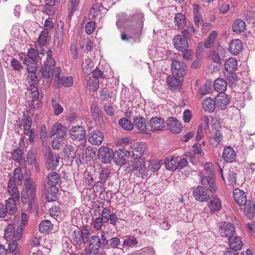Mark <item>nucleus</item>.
I'll return each mask as SVG.
<instances>
[{
	"instance_id": "48",
	"label": "nucleus",
	"mask_w": 255,
	"mask_h": 255,
	"mask_svg": "<svg viewBox=\"0 0 255 255\" xmlns=\"http://www.w3.org/2000/svg\"><path fill=\"white\" fill-rule=\"evenodd\" d=\"M245 212L247 217L249 218L253 217L255 214V203L250 201L245 207Z\"/></svg>"
},
{
	"instance_id": "25",
	"label": "nucleus",
	"mask_w": 255,
	"mask_h": 255,
	"mask_svg": "<svg viewBox=\"0 0 255 255\" xmlns=\"http://www.w3.org/2000/svg\"><path fill=\"white\" fill-rule=\"evenodd\" d=\"M233 197L236 202L240 206H245L247 203V196L245 192L239 189H235L233 192Z\"/></svg>"
},
{
	"instance_id": "51",
	"label": "nucleus",
	"mask_w": 255,
	"mask_h": 255,
	"mask_svg": "<svg viewBox=\"0 0 255 255\" xmlns=\"http://www.w3.org/2000/svg\"><path fill=\"white\" fill-rule=\"evenodd\" d=\"M59 83L65 87H70L73 84V78L72 76H64L61 79Z\"/></svg>"
},
{
	"instance_id": "18",
	"label": "nucleus",
	"mask_w": 255,
	"mask_h": 255,
	"mask_svg": "<svg viewBox=\"0 0 255 255\" xmlns=\"http://www.w3.org/2000/svg\"><path fill=\"white\" fill-rule=\"evenodd\" d=\"M207 206L211 211H218L222 208L221 199L217 196H212L209 197Z\"/></svg>"
},
{
	"instance_id": "36",
	"label": "nucleus",
	"mask_w": 255,
	"mask_h": 255,
	"mask_svg": "<svg viewBox=\"0 0 255 255\" xmlns=\"http://www.w3.org/2000/svg\"><path fill=\"white\" fill-rule=\"evenodd\" d=\"M216 106V102L212 98H208L203 101V108L206 111L212 113L214 111Z\"/></svg>"
},
{
	"instance_id": "64",
	"label": "nucleus",
	"mask_w": 255,
	"mask_h": 255,
	"mask_svg": "<svg viewBox=\"0 0 255 255\" xmlns=\"http://www.w3.org/2000/svg\"><path fill=\"white\" fill-rule=\"evenodd\" d=\"M93 76L94 79L99 81L100 79L104 78V74L98 68L92 71Z\"/></svg>"
},
{
	"instance_id": "54",
	"label": "nucleus",
	"mask_w": 255,
	"mask_h": 255,
	"mask_svg": "<svg viewBox=\"0 0 255 255\" xmlns=\"http://www.w3.org/2000/svg\"><path fill=\"white\" fill-rule=\"evenodd\" d=\"M87 85L89 87L90 90L95 92L99 88V81L90 78L87 82Z\"/></svg>"
},
{
	"instance_id": "62",
	"label": "nucleus",
	"mask_w": 255,
	"mask_h": 255,
	"mask_svg": "<svg viewBox=\"0 0 255 255\" xmlns=\"http://www.w3.org/2000/svg\"><path fill=\"white\" fill-rule=\"evenodd\" d=\"M95 22L93 21L88 22L85 26V31L88 34L92 33L95 29Z\"/></svg>"
},
{
	"instance_id": "6",
	"label": "nucleus",
	"mask_w": 255,
	"mask_h": 255,
	"mask_svg": "<svg viewBox=\"0 0 255 255\" xmlns=\"http://www.w3.org/2000/svg\"><path fill=\"white\" fill-rule=\"evenodd\" d=\"M113 150L107 147L102 146L98 151V158L104 163H110L113 159Z\"/></svg>"
},
{
	"instance_id": "20",
	"label": "nucleus",
	"mask_w": 255,
	"mask_h": 255,
	"mask_svg": "<svg viewBox=\"0 0 255 255\" xmlns=\"http://www.w3.org/2000/svg\"><path fill=\"white\" fill-rule=\"evenodd\" d=\"M104 140V134L99 130H94L90 134L89 141L93 145H100Z\"/></svg>"
},
{
	"instance_id": "17",
	"label": "nucleus",
	"mask_w": 255,
	"mask_h": 255,
	"mask_svg": "<svg viewBox=\"0 0 255 255\" xmlns=\"http://www.w3.org/2000/svg\"><path fill=\"white\" fill-rule=\"evenodd\" d=\"M151 130L155 131L159 130L165 127V122L164 119L161 117L152 118L149 122Z\"/></svg>"
},
{
	"instance_id": "55",
	"label": "nucleus",
	"mask_w": 255,
	"mask_h": 255,
	"mask_svg": "<svg viewBox=\"0 0 255 255\" xmlns=\"http://www.w3.org/2000/svg\"><path fill=\"white\" fill-rule=\"evenodd\" d=\"M101 247L100 245H89V249H85V253L87 255H91V254L97 255L99 251V248Z\"/></svg>"
},
{
	"instance_id": "8",
	"label": "nucleus",
	"mask_w": 255,
	"mask_h": 255,
	"mask_svg": "<svg viewBox=\"0 0 255 255\" xmlns=\"http://www.w3.org/2000/svg\"><path fill=\"white\" fill-rule=\"evenodd\" d=\"M201 184L203 187L207 188L211 193H215L217 187L215 182V177L213 174L208 176H201Z\"/></svg>"
},
{
	"instance_id": "49",
	"label": "nucleus",
	"mask_w": 255,
	"mask_h": 255,
	"mask_svg": "<svg viewBox=\"0 0 255 255\" xmlns=\"http://www.w3.org/2000/svg\"><path fill=\"white\" fill-rule=\"evenodd\" d=\"M104 6L105 5L102 2L100 3H96L90 10V14L93 17L98 16L99 12L104 9Z\"/></svg>"
},
{
	"instance_id": "43",
	"label": "nucleus",
	"mask_w": 255,
	"mask_h": 255,
	"mask_svg": "<svg viewBox=\"0 0 255 255\" xmlns=\"http://www.w3.org/2000/svg\"><path fill=\"white\" fill-rule=\"evenodd\" d=\"M52 224L48 220L42 221L39 225V230L42 233H45L52 230Z\"/></svg>"
},
{
	"instance_id": "53",
	"label": "nucleus",
	"mask_w": 255,
	"mask_h": 255,
	"mask_svg": "<svg viewBox=\"0 0 255 255\" xmlns=\"http://www.w3.org/2000/svg\"><path fill=\"white\" fill-rule=\"evenodd\" d=\"M137 241L133 236H129L125 239L123 243V246L131 247L136 245Z\"/></svg>"
},
{
	"instance_id": "60",
	"label": "nucleus",
	"mask_w": 255,
	"mask_h": 255,
	"mask_svg": "<svg viewBox=\"0 0 255 255\" xmlns=\"http://www.w3.org/2000/svg\"><path fill=\"white\" fill-rule=\"evenodd\" d=\"M49 32L43 31H41L39 37L38 41L40 45H44L46 44L47 41Z\"/></svg>"
},
{
	"instance_id": "4",
	"label": "nucleus",
	"mask_w": 255,
	"mask_h": 255,
	"mask_svg": "<svg viewBox=\"0 0 255 255\" xmlns=\"http://www.w3.org/2000/svg\"><path fill=\"white\" fill-rule=\"evenodd\" d=\"M23 233V228L22 225L16 227L13 225L9 224L5 229L4 237L6 238H10L15 239L16 240H20L21 238Z\"/></svg>"
},
{
	"instance_id": "28",
	"label": "nucleus",
	"mask_w": 255,
	"mask_h": 255,
	"mask_svg": "<svg viewBox=\"0 0 255 255\" xmlns=\"http://www.w3.org/2000/svg\"><path fill=\"white\" fill-rule=\"evenodd\" d=\"M223 140V136L222 132L219 130H217L215 132L209 137V142L210 144L214 147H217L218 145L222 144Z\"/></svg>"
},
{
	"instance_id": "13",
	"label": "nucleus",
	"mask_w": 255,
	"mask_h": 255,
	"mask_svg": "<svg viewBox=\"0 0 255 255\" xmlns=\"http://www.w3.org/2000/svg\"><path fill=\"white\" fill-rule=\"evenodd\" d=\"M174 45L177 50L185 51L188 47L187 38L185 36L178 34L173 39Z\"/></svg>"
},
{
	"instance_id": "21",
	"label": "nucleus",
	"mask_w": 255,
	"mask_h": 255,
	"mask_svg": "<svg viewBox=\"0 0 255 255\" xmlns=\"http://www.w3.org/2000/svg\"><path fill=\"white\" fill-rule=\"evenodd\" d=\"M55 64L46 62L41 67L40 72L44 78L51 79L53 75Z\"/></svg>"
},
{
	"instance_id": "40",
	"label": "nucleus",
	"mask_w": 255,
	"mask_h": 255,
	"mask_svg": "<svg viewBox=\"0 0 255 255\" xmlns=\"http://www.w3.org/2000/svg\"><path fill=\"white\" fill-rule=\"evenodd\" d=\"M178 158L176 157L166 158L164 164L167 169L174 171L177 169Z\"/></svg>"
},
{
	"instance_id": "58",
	"label": "nucleus",
	"mask_w": 255,
	"mask_h": 255,
	"mask_svg": "<svg viewBox=\"0 0 255 255\" xmlns=\"http://www.w3.org/2000/svg\"><path fill=\"white\" fill-rule=\"evenodd\" d=\"M52 107L54 109V114L56 116H58L62 113L63 109L62 106L59 104L56 103L55 100L53 99L52 100Z\"/></svg>"
},
{
	"instance_id": "7",
	"label": "nucleus",
	"mask_w": 255,
	"mask_h": 255,
	"mask_svg": "<svg viewBox=\"0 0 255 255\" xmlns=\"http://www.w3.org/2000/svg\"><path fill=\"white\" fill-rule=\"evenodd\" d=\"M171 71L174 76L182 78L186 74L187 66L182 62L173 61L171 64Z\"/></svg>"
},
{
	"instance_id": "33",
	"label": "nucleus",
	"mask_w": 255,
	"mask_h": 255,
	"mask_svg": "<svg viewBox=\"0 0 255 255\" xmlns=\"http://www.w3.org/2000/svg\"><path fill=\"white\" fill-rule=\"evenodd\" d=\"M228 244L229 248L238 250H241L243 245L241 238L235 235L228 239Z\"/></svg>"
},
{
	"instance_id": "45",
	"label": "nucleus",
	"mask_w": 255,
	"mask_h": 255,
	"mask_svg": "<svg viewBox=\"0 0 255 255\" xmlns=\"http://www.w3.org/2000/svg\"><path fill=\"white\" fill-rule=\"evenodd\" d=\"M23 174L19 168L15 169L12 178L10 179L12 180V183L15 185H20L22 183Z\"/></svg>"
},
{
	"instance_id": "61",
	"label": "nucleus",
	"mask_w": 255,
	"mask_h": 255,
	"mask_svg": "<svg viewBox=\"0 0 255 255\" xmlns=\"http://www.w3.org/2000/svg\"><path fill=\"white\" fill-rule=\"evenodd\" d=\"M11 154L12 157L14 160L20 161L22 160V151L19 148L14 150Z\"/></svg>"
},
{
	"instance_id": "42",
	"label": "nucleus",
	"mask_w": 255,
	"mask_h": 255,
	"mask_svg": "<svg viewBox=\"0 0 255 255\" xmlns=\"http://www.w3.org/2000/svg\"><path fill=\"white\" fill-rule=\"evenodd\" d=\"M80 0H69L68 3V17L71 20L75 11L78 9Z\"/></svg>"
},
{
	"instance_id": "14",
	"label": "nucleus",
	"mask_w": 255,
	"mask_h": 255,
	"mask_svg": "<svg viewBox=\"0 0 255 255\" xmlns=\"http://www.w3.org/2000/svg\"><path fill=\"white\" fill-rule=\"evenodd\" d=\"M131 150L128 151V156L133 159L140 158L144 152V147L142 144L134 143L131 146Z\"/></svg>"
},
{
	"instance_id": "35",
	"label": "nucleus",
	"mask_w": 255,
	"mask_h": 255,
	"mask_svg": "<svg viewBox=\"0 0 255 255\" xmlns=\"http://www.w3.org/2000/svg\"><path fill=\"white\" fill-rule=\"evenodd\" d=\"M16 200L13 199V198H9L6 200L5 207L7 213L9 215L14 214L17 211Z\"/></svg>"
},
{
	"instance_id": "3",
	"label": "nucleus",
	"mask_w": 255,
	"mask_h": 255,
	"mask_svg": "<svg viewBox=\"0 0 255 255\" xmlns=\"http://www.w3.org/2000/svg\"><path fill=\"white\" fill-rule=\"evenodd\" d=\"M90 232L86 228H82L78 232H74V243L79 247V248H82V245H85L88 243L90 239Z\"/></svg>"
},
{
	"instance_id": "1",
	"label": "nucleus",
	"mask_w": 255,
	"mask_h": 255,
	"mask_svg": "<svg viewBox=\"0 0 255 255\" xmlns=\"http://www.w3.org/2000/svg\"><path fill=\"white\" fill-rule=\"evenodd\" d=\"M136 15L135 17H137V21L127 25L124 30L120 31L121 38L123 41L134 43L140 42L143 27L144 14L142 12H138Z\"/></svg>"
},
{
	"instance_id": "37",
	"label": "nucleus",
	"mask_w": 255,
	"mask_h": 255,
	"mask_svg": "<svg viewBox=\"0 0 255 255\" xmlns=\"http://www.w3.org/2000/svg\"><path fill=\"white\" fill-rule=\"evenodd\" d=\"M7 189L9 193L12 196L11 198L14 200H18L19 198V194L16 185L12 183V180L9 179L8 184L7 186Z\"/></svg>"
},
{
	"instance_id": "44",
	"label": "nucleus",
	"mask_w": 255,
	"mask_h": 255,
	"mask_svg": "<svg viewBox=\"0 0 255 255\" xmlns=\"http://www.w3.org/2000/svg\"><path fill=\"white\" fill-rule=\"evenodd\" d=\"M218 36V33L216 31H212L208 37L204 42V46L206 48H210L215 42Z\"/></svg>"
},
{
	"instance_id": "24",
	"label": "nucleus",
	"mask_w": 255,
	"mask_h": 255,
	"mask_svg": "<svg viewBox=\"0 0 255 255\" xmlns=\"http://www.w3.org/2000/svg\"><path fill=\"white\" fill-rule=\"evenodd\" d=\"M236 152L232 147L230 146L224 147L223 158L226 162L233 163L236 160Z\"/></svg>"
},
{
	"instance_id": "19",
	"label": "nucleus",
	"mask_w": 255,
	"mask_h": 255,
	"mask_svg": "<svg viewBox=\"0 0 255 255\" xmlns=\"http://www.w3.org/2000/svg\"><path fill=\"white\" fill-rule=\"evenodd\" d=\"M138 12H137L134 14L130 15L129 16L125 13H120L118 16V18L116 22V25H117L118 27L119 28L122 23H125L126 22L129 21L131 23H134L135 21H137V17L135 18V16H136V15Z\"/></svg>"
},
{
	"instance_id": "46",
	"label": "nucleus",
	"mask_w": 255,
	"mask_h": 255,
	"mask_svg": "<svg viewBox=\"0 0 255 255\" xmlns=\"http://www.w3.org/2000/svg\"><path fill=\"white\" fill-rule=\"evenodd\" d=\"M111 173L110 169L108 168H102L100 172L99 183L101 185H104L107 179L110 177Z\"/></svg>"
},
{
	"instance_id": "11",
	"label": "nucleus",
	"mask_w": 255,
	"mask_h": 255,
	"mask_svg": "<svg viewBox=\"0 0 255 255\" xmlns=\"http://www.w3.org/2000/svg\"><path fill=\"white\" fill-rule=\"evenodd\" d=\"M193 194L195 199L199 202H207L210 197L208 191L203 186H198L195 188Z\"/></svg>"
},
{
	"instance_id": "32",
	"label": "nucleus",
	"mask_w": 255,
	"mask_h": 255,
	"mask_svg": "<svg viewBox=\"0 0 255 255\" xmlns=\"http://www.w3.org/2000/svg\"><path fill=\"white\" fill-rule=\"evenodd\" d=\"M224 67L226 71L233 74L238 68V61L235 58H229L225 63Z\"/></svg>"
},
{
	"instance_id": "39",
	"label": "nucleus",
	"mask_w": 255,
	"mask_h": 255,
	"mask_svg": "<svg viewBox=\"0 0 255 255\" xmlns=\"http://www.w3.org/2000/svg\"><path fill=\"white\" fill-rule=\"evenodd\" d=\"M22 124L24 129V134L31 136L32 133H34L31 128L32 121L29 117H27L22 120Z\"/></svg>"
},
{
	"instance_id": "15",
	"label": "nucleus",
	"mask_w": 255,
	"mask_h": 255,
	"mask_svg": "<svg viewBox=\"0 0 255 255\" xmlns=\"http://www.w3.org/2000/svg\"><path fill=\"white\" fill-rule=\"evenodd\" d=\"M86 130L85 128L81 126H74L70 130L71 137L75 140H82L85 137Z\"/></svg>"
},
{
	"instance_id": "59",
	"label": "nucleus",
	"mask_w": 255,
	"mask_h": 255,
	"mask_svg": "<svg viewBox=\"0 0 255 255\" xmlns=\"http://www.w3.org/2000/svg\"><path fill=\"white\" fill-rule=\"evenodd\" d=\"M63 140V139L61 138L60 137L55 136L51 142V146L52 148L54 149H60L62 146L61 143Z\"/></svg>"
},
{
	"instance_id": "52",
	"label": "nucleus",
	"mask_w": 255,
	"mask_h": 255,
	"mask_svg": "<svg viewBox=\"0 0 255 255\" xmlns=\"http://www.w3.org/2000/svg\"><path fill=\"white\" fill-rule=\"evenodd\" d=\"M195 32V29L192 23L188 24V26L186 29H184L181 32V35L185 36V37L187 38L191 36Z\"/></svg>"
},
{
	"instance_id": "34",
	"label": "nucleus",
	"mask_w": 255,
	"mask_h": 255,
	"mask_svg": "<svg viewBox=\"0 0 255 255\" xmlns=\"http://www.w3.org/2000/svg\"><path fill=\"white\" fill-rule=\"evenodd\" d=\"M246 28V24L244 20L239 18L236 19L233 24V31L237 33L240 34L243 32Z\"/></svg>"
},
{
	"instance_id": "56",
	"label": "nucleus",
	"mask_w": 255,
	"mask_h": 255,
	"mask_svg": "<svg viewBox=\"0 0 255 255\" xmlns=\"http://www.w3.org/2000/svg\"><path fill=\"white\" fill-rule=\"evenodd\" d=\"M92 116L95 120H99L101 118V110L95 105H92L91 107Z\"/></svg>"
},
{
	"instance_id": "27",
	"label": "nucleus",
	"mask_w": 255,
	"mask_h": 255,
	"mask_svg": "<svg viewBox=\"0 0 255 255\" xmlns=\"http://www.w3.org/2000/svg\"><path fill=\"white\" fill-rule=\"evenodd\" d=\"M243 43L239 39H234L230 43L229 51L233 55L239 54L243 49Z\"/></svg>"
},
{
	"instance_id": "30",
	"label": "nucleus",
	"mask_w": 255,
	"mask_h": 255,
	"mask_svg": "<svg viewBox=\"0 0 255 255\" xmlns=\"http://www.w3.org/2000/svg\"><path fill=\"white\" fill-rule=\"evenodd\" d=\"M174 23L178 28H184L187 25L186 18L185 14L181 12L177 13L174 18Z\"/></svg>"
},
{
	"instance_id": "22",
	"label": "nucleus",
	"mask_w": 255,
	"mask_h": 255,
	"mask_svg": "<svg viewBox=\"0 0 255 255\" xmlns=\"http://www.w3.org/2000/svg\"><path fill=\"white\" fill-rule=\"evenodd\" d=\"M166 83L169 89L172 91H179L182 85V80L172 76L167 77Z\"/></svg>"
},
{
	"instance_id": "10",
	"label": "nucleus",
	"mask_w": 255,
	"mask_h": 255,
	"mask_svg": "<svg viewBox=\"0 0 255 255\" xmlns=\"http://www.w3.org/2000/svg\"><path fill=\"white\" fill-rule=\"evenodd\" d=\"M64 26V22L60 20L57 22V26L55 29L54 43L58 48H61L63 45Z\"/></svg>"
},
{
	"instance_id": "5",
	"label": "nucleus",
	"mask_w": 255,
	"mask_h": 255,
	"mask_svg": "<svg viewBox=\"0 0 255 255\" xmlns=\"http://www.w3.org/2000/svg\"><path fill=\"white\" fill-rule=\"evenodd\" d=\"M219 232L222 237L230 239L235 236L236 231L234 225L228 222H223L219 228Z\"/></svg>"
},
{
	"instance_id": "12",
	"label": "nucleus",
	"mask_w": 255,
	"mask_h": 255,
	"mask_svg": "<svg viewBox=\"0 0 255 255\" xmlns=\"http://www.w3.org/2000/svg\"><path fill=\"white\" fill-rule=\"evenodd\" d=\"M168 129L173 133H179L182 129L181 123L175 118L169 117L166 121Z\"/></svg>"
},
{
	"instance_id": "23",
	"label": "nucleus",
	"mask_w": 255,
	"mask_h": 255,
	"mask_svg": "<svg viewBox=\"0 0 255 255\" xmlns=\"http://www.w3.org/2000/svg\"><path fill=\"white\" fill-rule=\"evenodd\" d=\"M133 125L140 131L146 132L148 130L147 123L143 117H136L133 118Z\"/></svg>"
},
{
	"instance_id": "63",
	"label": "nucleus",
	"mask_w": 255,
	"mask_h": 255,
	"mask_svg": "<svg viewBox=\"0 0 255 255\" xmlns=\"http://www.w3.org/2000/svg\"><path fill=\"white\" fill-rule=\"evenodd\" d=\"M38 52L36 51L34 48H30L27 52V57L33 61L36 62L38 59Z\"/></svg>"
},
{
	"instance_id": "47",
	"label": "nucleus",
	"mask_w": 255,
	"mask_h": 255,
	"mask_svg": "<svg viewBox=\"0 0 255 255\" xmlns=\"http://www.w3.org/2000/svg\"><path fill=\"white\" fill-rule=\"evenodd\" d=\"M119 124L123 129L126 130H131L133 128L131 122L126 118L121 119L119 121Z\"/></svg>"
},
{
	"instance_id": "2",
	"label": "nucleus",
	"mask_w": 255,
	"mask_h": 255,
	"mask_svg": "<svg viewBox=\"0 0 255 255\" xmlns=\"http://www.w3.org/2000/svg\"><path fill=\"white\" fill-rule=\"evenodd\" d=\"M24 187L21 193V201L24 204H27V209L31 213L38 210V205L35 200L37 193V185L31 178H27L24 181Z\"/></svg>"
},
{
	"instance_id": "26",
	"label": "nucleus",
	"mask_w": 255,
	"mask_h": 255,
	"mask_svg": "<svg viewBox=\"0 0 255 255\" xmlns=\"http://www.w3.org/2000/svg\"><path fill=\"white\" fill-rule=\"evenodd\" d=\"M59 159V156L57 154H53L51 151H49L46 160L47 168L53 171L58 164Z\"/></svg>"
},
{
	"instance_id": "29",
	"label": "nucleus",
	"mask_w": 255,
	"mask_h": 255,
	"mask_svg": "<svg viewBox=\"0 0 255 255\" xmlns=\"http://www.w3.org/2000/svg\"><path fill=\"white\" fill-rule=\"evenodd\" d=\"M49 187L46 189V199L49 202L55 201L57 199V194L59 191L56 186L48 185Z\"/></svg>"
},
{
	"instance_id": "31",
	"label": "nucleus",
	"mask_w": 255,
	"mask_h": 255,
	"mask_svg": "<svg viewBox=\"0 0 255 255\" xmlns=\"http://www.w3.org/2000/svg\"><path fill=\"white\" fill-rule=\"evenodd\" d=\"M127 153L123 149H119L115 152H114L113 160L117 164H124L126 160Z\"/></svg>"
},
{
	"instance_id": "50",
	"label": "nucleus",
	"mask_w": 255,
	"mask_h": 255,
	"mask_svg": "<svg viewBox=\"0 0 255 255\" xmlns=\"http://www.w3.org/2000/svg\"><path fill=\"white\" fill-rule=\"evenodd\" d=\"M218 7L221 13H226L230 9V3L228 1L220 0L219 1Z\"/></svg>"
},
{
	"instance_id": "38",
	"label": "nucleus",
	"mask_w": 255,
	"mask_h": 255,
	"mask_svg": "<svg viewBox=\"0 0 255 255\" xmlns=\"http://www.w3.org/2000/svg\"><path fill=\"white\" fill-rule=\"evenodd\" d=\"M227 86V84L226 80L222 78H218L214 82V88L216 91L222 93L226 91Z\"/></svg>"
},
{
	"instance_id": "57",
	"label": "nucleus",
	"mask_w": 255,
	"mask_h": 255,
	"mask_svg": "<svg viewBox=\"0 0 255 255\" xmlns=\"http://www.w3.org/2000/svg\"><path fill=\"white\" fill-rule=\"evenodd\" d=\"M209 58L214 63H221L222 60L221 54L217 51H212L209 55Z\"/></svg>"
},
{
	"instance_id": "41",
	"label": "nucleus",
	"mask_w": 255,
	"mask_h": 255,
	"mask_svg": "<svg viewBox=\"0 0 255 255\" xmlns=\"http://www.w3.org/2000/svg\"><path fill=\"white\" fill-rule=\"evenodd\" d=\"M47 182L48 185L56 186L60 180V177L59 174L55 171H52L49 173L47 175Z\"/></svg>"
},
{
	"instance_id": "9",
	"label": "nucleus",
	"mask_w": 255,
	"mask_h": 255,
	"mask_svg": "<svg viewBox=\"0 0 255 255\" xmlns=\"http://www.w3.org/2000/svg\"><path fill=\"white\" fill-rule=\"evenodd\" d=\"M67 128L60 123H56L52 127L49 135L51 137L56 135V137L64 139L66 135Z\"/></svg>"
},
{
	"instance_id": "16",
	"label": "nucleus",
	"mask_w": 255,
	"mask_h": 255,
	"mask_svg": "<svg viewBox=\"0 0 255 255\" xmlns=\"http://www.w3.org/2000/svg\"><path fill=\"white\" fill-rule=\"evenodd\" d=\"M216 108L220 110H225L229 102V98L224 93L218 94L215 98Z\"/></svg>"
}]
</instances>
